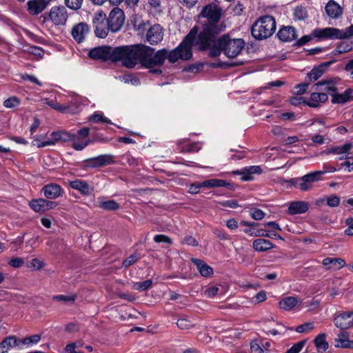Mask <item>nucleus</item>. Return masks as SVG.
<instances>
[{"instance_id":"1","label":"nucleus","mask_w":353,"mask_h":353,"mask_svg":"<svg viewBox=\"0 0 353 353\" xmlns=\"http://www.w3.org/2000/svg\"><path fill=\"white\" fill-rule=\"evenodd\" d=\"M197 28L191 29L178 47L171 51L165 49L159 50L154 53V49L145 45L124 46L114 48V61H121L128 68H134L138 62L142 66L150 69V72L159 74V67L166 59L171 63L179 59L188 60L192 57V44L197 34Z\"/></svg>"},{"instance_id":"2","label":"nucleus","mask_w":353,"mask_h":353,"mask_svg":"<svg viewBox=\"0 0 353 353\" xmlns=\"http://www.w3.org/2000/svg\"><path fill=\"white\" fill-rule=\"evenodd\" d=\"M221 15V9L214 3L208 4L202 9L200 13V16L204 19L201 21L202 29L199 33L197 31L192 46L194 43L198 46L201 43H206L207 41H212L214 37H218L225 30V24L220 22ZM194 28L199 30L197 26Z\"/></svg>"},{"instance_id":"3","label":"nucleus","mask_w":353,"mask_h":353,"mask_svg":"<svg viewBox=\"0 0 353 353\" xmlns=\"http://www.w3.org/2000/svg\"><path fill=\"white\" fill-rule=\"evenodd\" d=\"M212 40L198 46L201 50H208L212 57H218L221 52L229 58L235 57L241 53L245 46L242 39H233L229 34H224L219 38L214 37Z\"/></svg>"},{"instance_id":"4","label":"nucleus","mask_w":353,"mask_h":353,"mask_svg":"<svg viewBox=\"0 0 353 353\" xmlns=\"http://www.w3.org/2000/svg\"><path fill=\"white\" fill-rule=\"evenodd\" d=\"M276 30V21L269 15L259 18L252 27V36L259 40L270 37Z\"/></svg>"},{"instance_id":"5","label":"nucleus","mask_w":353,"mask_h":353,"mask_svg":"<svg viewBox=\"0 0 353 353\" xmlns=\"http://www.w3.org/2000/svg\"><path fill=\"white\" fill-rule=\"evenodd\" d=\"M314 37L321 39H344L353 36V25L345 29L336 28H316L312 31Z\"/></svg>"},{"instance_id":"6","label":"nucleus","mask_w":353,"mask_h":353,"mask_svg":"<svg viewBox=\"0 0 353 353\" xmlns=\"http://www.w3.org/2000/svg\"><path fill=\"white\" fill-rule=\"evenodd\" d=\"M137 30L139 33L146 31L145 40L151 45H157L160 43L163 38V28L159 24H154L150 26L148 22L142 23L137 26Z\"/></svg>"},{"instance_id":"7","label":"nucleus","mask_w":353,"mask_h":353,"mask_svg":"<svg viewBox=\"0 0 353 353\" xmlns=\"http://www.w3.org/2000/svg\"><path fill=\"white\" fill-rule=\"evenodd\" d=\"M92 23L97 37L105 38L110 30L105 14L102 11L95 13L92 18Z\"/></svg>"},{"instance_id":"8","label":"nucleus","mask_w":353,"mask_h":353,"mask_svg":"<svg viewBox=\"0 0 353 353\" xmlns=\"http://www.w3.org/2000/svg\"><path fill=\"white\" fill-rule=\"evenodd\" d=\"M114 48L108 46H98L91 49L89 51L88 56L90 58L95 60H111L114 59Z\"/></svg>"},{"instance_id":"9","label":"nucleus","mask_w":353,"mask_h":353,"mask_svg":"<svg viewBox=\"0 0 353 353\" xmlns=\"http://www.w3.org/2000/svg\"><path fill=\"white\" fill-rule=\"evenodd\" d=\"M110 30L117 32L121 30L125 21V15L123 11L116 7L110 12L109 17L107 19Z\"/></svg>"},{"instance_id":"10","label":"nucleus","mask_w":353,"mask_h":353,"mask_svg":"<svg viewBox=\"0 0 353 353\" xmlns=\"http://www.w3.org/2000/svg\"><path fill=\"white\" fill-rule=\"evenodd\" d=\"M113 163L114 156L110 154H105L84 160L83 167L96 168L110 165Z\"/></svg>"},{"instance_id":"11","label":"nucleus","mask_w":353,"mask_h":353,"mask_svg":"<svg viewBox=\"0 0 353 353\" xmlns=\"http://www.w3.org/2000/svg\"><path fill=\"white\" fill-rule=\"evenodd\" d=\"M334 323L342 330L353 327V311L337 312L334 319Z\"/></svg>"},{"instance_id":"12","label":"nucleus","mask_w":353,"mask_h":353,"mask_svg":"<svg viewBox=\"0 0 353 353\" xmlns=\"http://www.w3.org/2000/svg\"><path fill=\"white\" fill-rule=\"evenodd\" d=\"M49 17L54 25H64L68 19L67 10L64 6H54L50 10Z\"/></svg>"},{"instance_id":"13","label":"nucleus","mask_w":353,"mask_h":353,"mask_svg":"<svg viewBox=\"0 0 353 353\" xmlns=\"http://www.w3.org/2000/svg\"><path fill=\"white\" fill-rule=\"evenodd\" d=\"M353 148L352 143H346L342 145L334 146L327 149L326 154H333L339 155V160L347 159L350 158V150Z\"/></svg>"},{"instance_id":"14","label":"nucleus","mask_w":353,"mask_h":353,"mask_svg":"<svg viewBox=\"0 0 353 353\" xmlns=\"http://www.w3.org/2000/svg\"><path fill=\"white\" fill-rule=\"evenodd\" d=\"M48 0H29L27 2V10L31 15H38L48 6Z\"/></svg>"},{"instance_id":"15","label":"nucleus","mask_w":353,"mask_h":353,"mask_svg":"<svg viewBox=\"0 0 353 353\" xmlns=\"http://www.w3.org/2000/svg\"><path fill=\"white\" fill-rule=\"evenodd\" d=\"M41 192L48 199H56L61 195L63 189L56 183H49L43 187Z\"/></svg>"},{"instance_id":"16","label":"nucleus","mask_w":353,"mask_h":353,"mask_svg":"<svg viewBox=\"0 0 353 353\" xmlns=\"http://www.w3.org/2000/svg\"><path fill=\"white\" fill-rule=\"evenodd\" d=\"M332 62H325L319 65L317 67L314 68L307 74L306 81L310 83L313 81L318 80L326 71L327 68L331 65Z\"/></svg>"},{"instance_id":"17","label":"nucleus","mask_w":353,"mask_h":353,"mask_svg":"<svg viewBox=\"0 0 353 353\" xmlns=\"http://www.w3.org/2000/svg\"><path fill=\"white\" fill-rule=\"evenodd\" d=\"M69 184L72 188L79 191L83 195H90L94 190L93 186L90 185L85 181H83L81 179L70 181L69 182Z\"/></svg>"},{"instance_id":"18","label":"nucleus","mask_w":353,"mask_h":353,"mask_svg":"<svg viewBox=\"0 0 353 353\" xmlns=\"http://www.w3.org/2000/svg\"><path fill=\"white\" fill-rule=\"evenodd\" d=\"M262 169L260 166L253 165L243 168L241 170L234 171V173L241 175V180L244 181H251L254 179V174H261Z\"/></svg>"},{"instance_id":"19","label":"nucleus","mask_w":353,"mask_h":353,"mask_svg":"<svg viewBox=\"0 0 353 353\" xmlns=\"http://www.w3.org/2000/svg\"><path fill=\"white\" fill-rule=\"evenodd\" d=\"M314 87L316 90L329 93L332 96V94L337 91V88L336 87V82L333 79L328 80H323L316 83Z\"/></svg>"},{"instance_id":"20","label":"nucleus","mask_w":353,"mask_h":353,"mask_svg":"<svg viewBox=\"0 0 353 353\" xmlns=\"http://www.w3.org/2000/svg\"><path fill=\"white\" fill-rule=\"evenodd\" d=\"M89 32V28L86 23H80L74 26L72 30V35L78 43L82 42Z\"/></svg>"},{"instance_id":"21","label":"nucleus","mask_w":353,"mask_h":353,"mask_svg":"<svg viewBox=\"0 0 353 353\" xmlns=\"http://www.w3.org/2000/svg\"><path fill=\"white\" fill-rule=\"evenodd\" d=\"M52 139H41L40 137H34V141L38 148H43L48 145H54L58 141H61V131L52 132L51 133Z\"/></svg>"},{"instance_id":"22","label":"nucleus","mask_w":353,"mask_h":353,"mask_svg":"<svg viewBox=\"0 0 353 353\" xmlns=\"http://www.w3.org/2000/svg\"><path fill=\"white\" fill-rule=\"evenodd\" d=\"M340 201V197L333 194L329 196L319 198L316 200L315 205L317 207H321L323 205H326L331 208H336L339 205Z\"/></svg>"},{"instance_id":"23","label":"nucleus","mask_w":353,"mask_h":353,"mask_svg":"<svg viewBox=\"0 0 353 353\" xmlns=\"http://www.w3.org/2000/svg\"><path fill=\"white\" fill-rule=\"evenodd\" d=\"M277 36L282 41L290 42L296 38L297 34L294 28L292 26H285L279 30Z\"/></svg>"},{"instance_id":"24","label":"nucleus","mask_w":353,"mask_h":353,"mask_svg":"<svg viewBox=\"0 0 353 353\" xmlns=\"http://www.w3.org/2000/svg\"><path fill=\"white\" fill-rule=\"evenodd\" d=\"M328 100V96L325 92H312L310 94V100L305 102L307 105L311 108H317L321 103H323Z\"/></svg>"},{"instance_id":"25","label":"nucleus","mask_w":353,"mask_h":353,"mask_svg":"<svg viewBox=\"0 0 353 353\" xmlns=\"http://www.w3.org/2000/svg\"><path fill=\"white\" fill-rule=\"evenodd\" d=\"M327 16L332 19H337L343 13L342 8L334 0H330L325 6Z\"/></svg>"},{"instance_id":"26","label":"nucleus","mask_w":353,"mask_h":353,"mask_svg":"<svg viewBox=\"0 0 353 353\" xmlns=\"http://www.w3.org/2000/svg\"><path fill=\"white\" fill-rule=\"evenodd\" d=\"M309 209L308 203L298 201L290 203L288 207V212L290 214H298L306 212Z\"/></svg>"},{"instance_id":"27","label":"nucleus","mask_w":353,"mask_h":353,"mask_svg":"<svg viewBox=\"0 0 353 353\" xmlns=\"http://www.w3.org/2000/svg\"><path fill=\"white\" fill-rule=\"evenodd\" d=\"M290 183L294 187L301 191H308L312 188L311 182L305 175L301 178L292 179Z\"/></svg>"},{"instance_id":"28","label":"nucleus","mask_w":353,"mask_h":353,"mask_svg":"<svg viewBox=\"0 0 353 353\" xmlns=\"http://www.w3.org/2000/svg\"><path fill=\"white\" fill-rule=\"evenodd\" d=\"M192 261L196 266V268L201 276L207 277L211 276L213 274L212 268L206 264L204 261L197 259H192Z\"/></svg>"},{"instance_id":"29","label":"nucleus","mask_w":353,"mask_h":353,"mask_svg":"<svg viewBox=\"0 0 353 353\" xmlns=\"http://www.w3.org/2000/svg\"><path fill=\"white\" fill-rule=\"evenodd\" d=\"M336 347L353 349V341H350L347 333L342 331L336 339Z\"/></svg>"},{"instance_id":"30","label":"nucleus","mask_w":353,"mask_h":353,"mask_svg":"<svg viewBox=\"0 0 353 353\" xmlns=\"http://www.w3.org/2000/svg\"><path fill=\"white\" fill-rule=\"evenodd\" d=\"M253 248L257 252H265L274 247V244L265 239H257L253 241Z\"/></svg>"},{"instance_id":"31","label":"nucleus","mask_w":353,"mask_h":353,"mask_svg":"<svg viewBox=\"0 0 353 353\" xmlns=\"http://www.w3.org/2000/svg\"><path fill=\"white\" fill-rule=\"evenodd\" d=\"M299 303H301V301L295 296H288L282 299L279 302V307L285 310H291Z\"/></svg>"},{"instance_id":"32","label":"nucleus","mask_w":353,"mask_h":353,"mask_svg":"<svg viewBox=\"0 0 353 353\" xmlns=\"http://www.w3.org/2000/svg\"><path fill=\"white\" fill-rule=\"evenodd\" d=\"M20 345L17 339L14 336H9L6 337L0 343V348L2 349V353L7 352L8 350L14 346Z\"/></svg>"},{"instance_id":"33","label":"nucleus","mask_w":353,"mask_h":353,"mask_svg":"<svg viewBox=\"0 0 353 353\" xmlns=\"http://www.w3.org/2000/svg\"><path fill=\"white\" fill-rule=\"evenodd\" d=\"M326 335L324 333L319 334L316 336L314 340V343L319 352H325L328 347V343L325 340Z\"/></svg>"},{"instance_id":"34","label":"nucleus","mask_w":353,"mask_h":353,"mask_svg":"<svg viewBox=\"0 0 353 353\" xmlns=\"http://www.w3.org/2000/svg\"><path fill=\"white\" fill-rule=\"evenodd\" d=\"M351 99V92L345 90L343 93H337L336 92L332 94V103H345Z\"/></svg>"},{"instance_id":"35","label":"nucleus","mask_w":353,"mask_h":353,"mask_svg":"<svg viewBox=\"0 0 353 353\" xmlns=\"http://www.w3.org/2000/svg\"><path fill=\"white\" fill-rule=\"evenodd\" d=\"M90 141L89 139H84L79 137L78 135L74 136L72 141V147L75 150L81 151L83 150L89 143Z\"/></svg>"},{"instance_id":"36","label":"nucleus","mask_w":353,"mask_h":353,"mask_svg":"<svg viewBox=\"0 0 353 353\" xmlns=\"http://www.w3.org/2000/svg\"><path fill=\"white\" fill-rule=\"evenodd\" d=\"M90 122L92 123H102L107 124H112V121L107 117H104L103 114L100 112H94L92 114L90 115L88 118Z\"/></svg>"},{"instance_id":"37","label":"nucleus","mask_w":353,"mask_h":353,"mask_svg":"<svg viewBox=\"0 0 353 353\" xmlns=\"http://www.w3.org/2000/svg\"><path fill=\"white\" fill-rule=\"evenodd\" d=\"M30 207L36 212L43 213L45 211V199H36L29 202Z\"/></svg>"},{"instance_id":"38","label":"nucleus","mask_w":353,"mask_h":353,"mask_svg":"<svg viewBox=\"0 0 353 353\" xmlns=\"http://www.w3.org/2000/svg\"><path fill=\"white\" fill-rule=\"evenodd\" d=\"M203 188H217L223 187L227 185V182L225 180L211 179L205 180L201 183Z\"/></svg>"},{"instance_id":"39","label":"nucleus","mask_w":353,"mask_h":353,"mask_svg":"<svg viewBox=\"0 0 353 353\" xmlns=\"http://www.w3.org/2000/svg\"><path fill=\"white\" fill-rule=\"evenodd\" d=\"M352 46L351 43H350L348 42L343 41V42H341L336 46V48L332 52V54L333 55H338V54H343V53L350 51L352 50Z\"/></svg>"},{"instance_id":"40","label":"nucleus","mask_w":353,"mask_h":353,"mask_svg":"<svg viewBox=\"0 0 353 353\" xmlns=\"http://www.w3.org/2000/svg\"><path fill=\"white\" fill-rule=\"evenodd\" d=\"M152 280L148 279L143 282L133 283L132 288L134 290H138L139 292H143V291H145V290L150 289L152 287Z\"/></svg>"},{"instance_id":"41","label":"nucleus","mask_w":353,"mask_h":353,"mask_svg":"<svg viewBox=\"0 0 353 353\" xmlns=\"http://www.w3.org/2000/svg\"><path fill=\"white\" fill-rule=\"evenodd\" d=\"M99 206L105 210H117L119 208V204L113 200L101 201Z\"/></svg>"},{"instance_id":"42","label":"nucleus","mask_w":353,"mask_h":353,"mask_svg":"<svg viewBox=\"0 0 353 353\" xmlns=\"http://www.w3.org/2000/svg\"><path fill=\"white\" fill-rule=\"evenodd\" d=\"M41 341V336L39 334H34L28 337H26L19 341V343L28 346L38 343Z\"/></svg>"},{"instance_id":"43","label":"nucleus","mask_w":353,"mask_h":353,"mask_svg":"<svg viewBox=\"0 0 353 353\" xmlns=\"http://www.w3.org/2000/svg\"><path fill=\"white\" fill-rule=\"evenodd\" d=\"M52 299L58 301H63L65 303H74L77 299V295L75 294H70L68 295L59 294L53 296Z\"/></svg>"},{"instance_id":"44","label":"nucleus","mask_w":353,"mask_h":353,"mask_svg":"<svg viewBox=\"0 0 353 353\" xmlns=\"http://www.w3.org/2000/svg\"><path fill=\"white\" fill-rule=\"evenodd\" d=\"M293 14L294 19L298 20H303L307 17V12L305 10L299 6L294 8Z\"/></svg>"},{"instance_id":"45","label":"nucleus","mask_w":353,"mask_h":353,"mask_svg":"<svg viewBox=\"0 0 353 353\" xmlns=\"http://www.w3.org/2000/svg\"><path fill=\"white\" fill-rule=\"evenodd\" d=\"M314 327V323L312 322H307L302 325H300L297 326L295 328L296 332L298 333H303V332H307L312 330H313Z\"/></svg>"},{"instance_id":"46","label":"nucleus","mask_w":353,"mask_h":353,"mask_svg":"<svg viewBox=\"0 0 353 353\" xmlns=\"http://www.w3.org/2000/svg\"><path fill=\"white\" fill-rule=\"evenodd\" d=\"M305 176L307 178L310 182L312 184L314 182H317L319 181H321L323 179V177L321 175V173H319V171H314L310 172L307 174H305Z\"/></svg>"},{"instance_id":"47","label":"nucleus","mask_w":353,"mask_h":353,"mask_svg":"<svg viewBox=\"0 0 353 353\" xmlns=\"http://www.w3.org/2000/svg\"><path fill=\"white\" fill-rule=\"evenodd\" d=\"M65 4L70 9L77 10L82 5L83 0H64Z\"/></svg>"},{"instance_id":"48","label":"nucleus","mask_w":353,"mask_h":353,"mask_svg":"<svg viewBox=\"0 0 353 353\" xmlns=\"http://www.w3.org/2000/svg\"><path fill=\"white\" fill-rule=\"evenodd\" d=\"M305 341H301L294 344L290 349L288 350L286 353H299L301 351L305 344Z\"/></svg>"},{"instance_id":"49","label":"nucleus","mask_w":353,"mask_h":353,"mask_svg":"<svg viewBox=\"0 0 353 353\" xmlns=\"http://www.w3.org/2000/svg\"><path fill=\"white\" fill-rule=\"evenodd\" d=\"M250 215L254 220L260 221L264 218L265 212L260 209L254 208L250 211Z\"/></svg>"},{"instance_id":"50","label":"nucleus","mask_w":353,"mask_h":353,"mask_svg":"<svg viewBox=\"0 0 353 353\" xmlns=\"http://www.w3.org/2000/svg\"><path fill=\"white\" fill-rule=\"evenodd\" d=\"M20 101L18 98L12 97L5 100L3 102V105L7 108H12L17 107Z\"/></svg>"},{"instance_id":"51","label":"nucleus","mask_w":353,"mask_h":353,"mask_svg":"<svg viewBox=\"0 0 353 353\" xmlns=\"http://www.w3.org/2000/svg\"><path fill=\"white\" fill-rule=\"evenodd\" d=\"M176 325L181 330H188L192 327L193 324L186 319H180L177 321Z\"/></svg>"},{"instance_id":"52","label":"nucleus","mask_w":353,"mask_h":353,"mask_svg":"<svg viewBox=\"0 0 353 353\" xmlns=\"http://www.w3.org/2000/svg\"><path fill=\"white\" fill-rule=\"evenodd\" d=\"M53 109L61 113H68V112H72L70 105H65L55 102L54 103Z\"/></svg>"},{"instance_id":"53","label":"nucleus","mask_w":353,"mask_h":353,"mask_svg":"<svg viewBox=\"0 0 353 353\" xmlns=\"http://www.w3.org/2000/svg\"><path fill=\"white\" fill-rule=\"evenodd\" d=\"M154 241L157 243H172V239L164 234H157L154 236Z\"/></svg>"},{"instance_id":"54","label":"nucleus","mask_w":353,"mask_h":353,"mask_svg":"<svg viewBox=\"0 0 353 353\" xmlns=\"http://www.w3.org/2000/svg\"><path fill=\"white\" fill-rule=\"evenodd\" d=\"M122 79L125 83H131L132 85H136L139 83V79L132 74L124 75Z\"/></svg>"},{"instance_id":"55","label":"nucleus","mask_w":353,"mask_h":353,"mask_svg":"<svg viewBox=\"0 0 353 353\" xmlns=\"http://www.w3.org/2000/svg\"><path fill=\"white\" fill-rule=\"evenodd\" d=\"M28 52L39 57H42L43 55V50L41 48L35 46H30Z\"/></svg>"},{"instance_id":"56","label":"nucleus","mask_w":353,"mask_h":353,"mask_svg":"<svg viewBox=\"0 0 353 353\" xmlns=\"http://www.w3.org/2000/svg\"><path fill=\"white\" fill-rule=\"evenodd\" d=\"M309 85L310 83L307 82L296 85L294 87V89L296 90V93L299 95L304 94L306 92Z\"/></svg>"},{"instance_id":"57","label":"nucleus","mask_w":353,"mask_h":353,"mask_svg":"<svg viewBox=\"0 0 353 353\" xmlns=\"http://www.w3.org/2000/svg\"><path fill=\"white\" fill-rule=\"evenodd\" d=\"M43 265L42 261L39 260L38 259H33L30 261L28 265V267L33 268L34 270H40Z\"/></svg>"},{"instance_id":"58","label":"nucleus","mask_w":353,"mask_h":353,"mask_svg":"<svg viewBox=\"0 0 353 353\" xmlns=\"http://www.w3.org/2000/svg\"><path fill=\"white\" fill-rule=\"evenodd\" d=\"M138 260V256L137 254H132L128 258H126L123 261V265L125 267H128L132 264H134Z\"/></svg>"},{"instance_id":"59","label":"nucleus","mask_w":353,"mask_h":353,"mask_svg":"<svg viewBox=\"0 0 353 353\" xmlns=\"http://www.w3.org/2000/svg\"><path fill=\"white\" fill-rule=\"evenodd\" d=\"M219 288L216 286L210 287L204 292L205 295L208 298H212L218 294Z\"/></svg>"},{"instance_id":"60","label":"nucleus","mask_w":353,"mask_h":353,"mask_svg":"<svg viewBox=\"0 0 353 353\" xmlns=\"http://www.w3.org/2000/svg\"><path fill=\"white\" fill-rule=\"evenodd\" d=\"M8 263L10 266L18 268L23 265L24 261L22 259L17 257L10 259Z\"/></svg>"},{"instance_id":"61","label":"nucleus","mask_w":353,"mask_h":353,"mask_svg":"<svg viewBox=\"0 0 353 353\" xmlns=\"http://www.w3.org/2000/svg\"><path fill=\"white\" fill-rule=\"evenodd\" d=\"M251 353H263L264 350L261 345L256 341H252L250 343Z\"/></svg>"},{"instance_id":"62","label":"nucleus","mask_w":353,"mask_h":353,"mask_svg":"<svg viewBox=\"0 0 353 353\" xmlns=\"http://www.w3.org/2000/svg\"><path fill=\"white\" fill-rule=\"evenodd\" d=\"M318 171L319 172V173H321V175L323 177V176L326 173L336 172V169L332 165H327V164H323V169L321 170H318Z\"/></svg>"},{"instance_id":"63","label":"nucleus","mask_w":353,"mask_h":353,"mask_svg":"<svg viewBox=\"0 0 353 353\" xmlns=\"http://www.w3.org/2000/svg\"><path fill=\"white\" fill-rule=\"evenodd\" d=\"M223 207H227L230 208H236L239 207V204L235 200H228L220 203Z\"/></svg>"},{"instance_id":"64","label":"nucleus","mask_w":353,"mask_h":353,"mask_svg":"<svg viewBox=\"0 0 353 353\" xmlns=\"http://www.w3.org/2000/svg\"><path fill=\"white\" fill-rule=\"evenodd\" d=\"M267 299L266 292L263 290L260 291L256 296L254 297V301L255 303H261L265 301Z\"/></svg>"}]
</instances>
